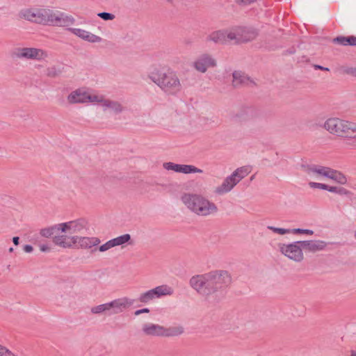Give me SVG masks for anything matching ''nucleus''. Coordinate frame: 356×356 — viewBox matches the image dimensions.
<instances>
[{
    "label": "nucleus",
    "instance_id": "obj_40",
    "mask_svg": "<svg viewBox=\"0 0 356 356\" xmlns=\"http://www.w3.org/2000/svg\"><path fill=\"white\" fill-rule=\"evenodd\" d=\"M291 233L293 234H305L308 235H312L314 234V232L311 229H293L291 230Z\"/></svg>",
    "mask_w": 356,
    "mask_h": 356
},
{
    "label": "nucleus",
    "instance_id": "obj_52",
    "mask_svg": "<svg viewBox=\"0 0 356 356\" xmlns=\"http://www.w3.org/2000/svg\"><path fill=\"white\" fill-rule=\"evenodd\" d=\"M354 237H355V238L356 239V229H355V231L354 232Z\"/></svg>",
    "mask_w": 356,
    "mask_h": 356
},
{
    "label": "nucleus",
    "instance_id": "obj_4",
    "mask_svg": "<svg viewBox=\"0 0 356 356\" xmlns=\"http://www.w3.org/2000/svg\"><path fill=\"white\" fill-rule=\"evenodd\" d=\"M43 25L68 27L74 24L76 20L72 15L58 10L44 8Z\"/></svg>",
    "mask_w": 356,
    "mask_h": 356
},
{
    "label": "nucleus",
    "instance_id": "obj_50",
    "mask_svg": "<svg viewBox=\"0 0 356 356\" xmlns=\"http://www.w3.org/2000/svg\"><path fill=\"white\" fill-rule=\"evenodd\" d=\"M349 356H356V350H351L350 352Z\"/></svg>",
    "mask_w": 356,
    "mask_h": 356
},
{
    "label": "nucleus",
    "instance_id": "obj_44",
    "mask_svg": "<svg viewBox=\"0 0 356 356\" xmlns=\"http://www.w3.org/2000/svg\"><path fill=\"white\" fill-rule=\"evenodd\" d=\"M149 309L148 308H143V309H138V310H136L134 312V315L135 316H138L141 314H144V313H149Z\"/></svg>",
    "mask_w": 356,
    "mask_h": 356
},
{
    "label": "nucleus",
    "instance_id": "obj_16",
    "mask_svg": "<svg viewBox=\"0 0 356 356\" xmlns=\"http://www.w3.org/2000/svg\"><path fill=\"white\" fill-rule=\"evenodd\" d=\"M216 66V60L215 58L207 54L200 56L194 62V67L202 73L206 72L208 68Z\"/></svg>",
    "mask_w": 356,
    "mask_h": 356
},
{
    "label": "nucleus",
    "instance_id": "obj_32",
    "mask_svg": "<svg viewBox=\"0 0 356 356\" xmlns=\"http://www.w3.org/2000/svg\"><path fill=\"white\" fill-rule=\"evenodd\" d=\"M131 235L129 234H124L123 235L119 236L116 238H112L111 241H113L114 245L119 246L123 245L126 243L131 244Z\"/></svg>",
    "mask_w": 356,
    "mask_h": 356
},
{
    "label": "nucleus",
    "instance_id": "obj_53",
    "mask_svg": "<svg viewBox=\"0 0 356 356\" xmlns=\"http://www.w3.org/2000/svg\"><path fill=\"white\" fill-rule=\"evenodd\" d=\"M254 179V176H252L251 180Z\"/></svg>",
    "mask_w": 356,
    "mask_h": 356
},
{
    "label": "nucleus",
    "instance_id": "obj_1",
    "mask_svg": "<svg viewBox=\"0 0 356 356\" xmlns=\"http://www.w3.org/2000/svg\"><path fill=\"white\" fill-rule=\"evenodd\" d=\"M232 282L229 273L224 270H215L193 276L189 284L197 293L208 297L226 289Z\"/></svg>",
    "mask_w": 356,
    "mask_h": 356
},
{
    "label": "nucleus",
    "instance_id": "obj_15",
    "mask_svg": "<svg viewBox=\"0 0 356 356\" xmlns=\"http://www.w3.org/2000/svg\"><path fill=\"white\" fill-rule=\"evenodd\" d=\"M44 8L25 9L20 12V17L32 22L43 24Z\"/></svg>",
    "mask_w": 356,
    "mask_h": 356
},
{
    "label": "nucleus",
    "instance_id": "obj_45",
    "mask_svg": "<svg viewBox=\"0 0 356 356\" xmlns=\"http://www.w3.org/2000/svg\"><path fill=\"white\" fill-rule=\"evenodd\" d=\"M23 250L25 252L30 253L33 250V248L31 245H25Z\"/></svg>",
    "mask_w": 356,
    "mask_h": 356
},
{
    "label": "nucleus",
    "instance_id": "obj_37",
    "mask_svg": "<svg viewBox=\"0 0 356 356\" xmlns=\"http://www.w3.org/2000/svg\"><path fill=\"white\" fill-rule=\"evenodd\" d=\"M114 247H115V246L114 245L113 241H111V240L108 241L107 242H106L105 243L99 246L97 250L101 252H104L108 251V250H110ZM96 250H97V248H95L94 250H92V252H95Z\"/></svg>",
    "mask_w": 356,
    "mask_h": 356
},
{
    "label": "nucleus",
    "instance_id": "obj_49",
    "mask_svg": "<svg viewBox=\"0 0 356 356\" xmlns=\"http://www.w3.org/2000/svg\"><path fill=\"white\" fill-rule=\"evenodd\" d=\"M239 1L245 4H248V3L255 1L256 0H239Z\"/></svg>",
    "mask_w": 356,
    "mask_h": 356
},
{
    "label": "nucleus",
    "instance_id": "obj_34",
    "mask_svg": "<svg viewBox=\"0 0 356 356\" xmlns=\"http://www.w3.org/2000/svg\"><path fill=\"white\" fill-rule=\"evenodd\" d=\"M45 73L48 77L56 78L61 74L62 70L58 66L53 65L47 67L45 70Z\"/></svg>",
    "mask_w": 356,
    "mask_h": 356
},
{
    "label": "nucleus",
    "instance_id": "obj_20",
    "mask_svg": "<svg viewBox=\"0 0 356 356\" xmlns=\"http://www.w3.org/2000/svg\"><path fill=\"white\" fill-rule=\"evenodd\" d=\"M305 172L311 177L328 178L330 172V168L319 165H311L304 167Z\"/></svg>",
    "mask_w": 356,
    "mask_h": 356
},
{
    "label": "nucleus",
    "instance_id": "obj_3",
    "mask_svg": "<svg viewBox=\"0 0 356 356\" xmlns=\"http://www.w3.org/2000/svg\"><path fill=\"white\" fill-rule=\"evenodd\" d=\"M181 201L191 211L202 217L214 215L218 210L215 203L200 194L185 193Z\"/></svg>",
    "mask_w": 356,
    "mask_h": 356
},
{
    "label": "nucleus",
    "instance_id": "obj_29",
    "mask_svg": "<svg viewBox=\"0 0 356 356\" xmlns=\"http://www.w3.org/2000/svg\"><path fill=\"white\" fill-rule=\"evenodd\" d=\"M328 179H332L334 181L337 182L340 184H346L347 183L346 177L340 171L334 170L332 168L330 169V176Z\"/></svg>",
    "mask_w": 356,
    "mask_h": 356
},
{
    "label": "nucleus",
    "instance_id": "obj_21",
    "mask_svg": "<svg viewBox=\"0 0 356 356\" xmlns=\"http://www.w3.org/2000/svg\"><path fill=\"white\" fill-rule=\"evenodd\" d=\"M232 29L229 31H218L211 33L207 40L218 44H227L232 42Z\"/></svg>",
    "mask_w": 356,
    "mask_h": 356
},
{
    "label": "nucleus",
    "instance_id": "obj_54",
    "mask_svg": "<svg viewBox=\"0 0 356 356\" xmlns=\"http://www.w3.org/2000/svg\"><path fill=\"white\" fill-rule=\"evenodd\" d=\"M15 356H17V355H15Z\"/></svg>",
    "mask_w": 356,
    "mask_h": 356
},
{
    "label": "nucleus",
    "instance_id": "obj_42",
    "mask_svg": "<svg viewBox=\"0 0 356 356\" xmlns=\"http://www.w3.org/2000/svg\"><path fill=\"white\" fill-rule=\"evenodd\" d=\"M0 356H15V354L5 346L0 345Z\"/></svg>",
    "mask_w": 356,
    "mask_h": 356
},
{
    "label": "nucleus",
    "instance_id": "obj_36",
    "mask_svg": "<svg viewBox=\"0 0 356 356\" xmlns=\"http://www.w3.org/2000/svg\"><path fill=\"white\" fill-rule=\"evenodd\" d=\"M338 71L341 74H348L353 76H356V67L341 66L338 68Z\"/></svg>",
    "mask_w": 356,
    "mask_h": 356
},
{
    "label": "nucleus",
    "instance_id": "obj_26",
    "mask_svg": "<svg viewBox=\"0 0 356 356\" xmlns=\"http://www.w3.org/2000/svg\"><path fill=\"white\" fill-rule=\"evenodd\" d=\"M232 76V83L234 87H238L241 85L247 84L249 81V78L243 72L240 71H235L233 72Z\"/></svg>",
    "mask_w": 356,
    "mask_h": 356
},
{
    "label": "nucleus",
    "instance_id": "obj_10",
    "mask_svg": "<svg viewBox=\"0 0 356 356\" xmlns=\"http://www.w3.org/2000/svg\"><path fill=\"white\" fill-rule=\"evenodd\" d=\"M232 42L235 44L247 42L255 39L258 35L253 28L238 26L232 29Z\"/></svg>",
    "mask_w": 356,
    "mask_h": 356
},
{
    "label": "nucleus",
    "instance_id": "obj_47",
    "mask_svg": "<svg viewBox=\"0 0 356 356\" xmlns=\"http://www.w3.org/2000/svg\"><path fill=\"white\" fill-rule=\"evenodd\" d=\"M315 68L316 69H319V70H324V71H329L330 70L328 67H323V66H321V65H315Z\"/></svg>",
    "mask_w": 356,
    "mask_h": 356
},
{
    "label": "nucleus",
    "instance_id": "obj_30",
    "mask_svg": "<svg viewBox=\"0 0 356 356\" xmlns=\"http://www.w3.org/2000/svg\"><path fill=\"white\" fill-rule=\"evenodd\" d=\"M250 172L248 167L243 166L235 170L231 175L238 184L243 178H245Z\"/></svg>",
    "mask_w": 356,
    "mask_h": 356
},
{
    "label": "nucleus",
    "instance_id": "obj_9",
    "mask_svg": "<svg viewBox=\"0 0 356 356\" xmlns=\"http://www.w3.org/2000/svg\"><path fill=\"white\" fill-rule=\"evenodd\" d=\"M280 252L289 259L300 262L304 259L300 241H295L289 244L278 243Z\"/></svg>",
    "mask_w": 356,
    "mask_h": 356
},
{
    "label": "nucleus",
    "instance_id": "obj_7",
    "mask_svg": "<svg viewBox=\"0 0 356 356\" xmlns=\"http://www.w3.org/2000/svg\"><path fill=\"white\" fill-rule=\"evenodd\" d=\"M13 57L17 59L43 60L48 57L47 51L35 47H19L13 52Z\"/></svg>",
    "mask_w": 356,
    "mask_h": 356
},
{
    "label": "nucleus",
    "instance_id": "obj_43",
    "mask_svg": "<svg viewBox=\"0 0 356 356\" xmlns=\"http://www.w3.org/2000/svg\"><path fill=\"white\" fill-rule=\"evenodd\" d=\"M350 132L349 138L356 139V124L354 122Z\"/></svg>",
    "mask_w": 356,
    "mask_h": 356
},
{
    "label": "nucleus",
    "instance_id": "obj_11",
    "mask_svg": "<svg viewBox=\"0 0 356 356\" xmlns=\"http://www.w3.org/2000/svg\"><path fill=\"white\" fill-rule=\"evenodd\" d=\"M61 233H68L71 235L83 234L88 229V222L86 219L79 218L66 222L60 223Z\"/></svg>",
    "mask_w": 356,
    "mask_h": 356
},
{
    "label": "nucleus",
    "instance_id": "obj_17",
    "mask_svg": "<svg viewBox=\"0 0 356 356\" xmlns=\"http://www.w3.org/2000/svg\"><path fill=\"white\" fill-rule=\"evenodd\" d=\"M67 233L57 232L53 237L55 245L63 248H71L75 245L76 235L67 234Z\"/></svg>",
    "mask_w": 356,
    "mask_h": 356
},
{
    "label": "nucleus",
    "instance_id": "obj_8",
    "mask_svg": "<svg viewBox=\"0 0 356 356\" xmlns=\"http://www.w3.org/2000/svg\"><path fill=\"white\" fill-rule=\"evenodd\" d=\"M174 293L172 288L168 285L163 284L145 292L141 293L138 298V302L148 304L151 301L163 296H171Z\"/></svg>",
    "mask_w": 356,
    "mask_h": 356
},
{
    "label": "nucleus",
    "instance_id": "obj_39",
    "mask_svg": "<svg viewBox=\"0 0 356 356\" xmlns=\"http://www.w3.org/2000/svg\"><path fill=\"white\" fill-rule=\"evenodd\" d=\"M309 186L312 188H319V189L326 190V191H328V188H329V186L327 184L317 183V182H313V181L309 182Z\"/></svg>",
    "mask_w": 356,
    "mask_h": 356
},
{
    "label": "nucleus",
    "instance_id": "obj_22",
    "mask_svg": "<svg viewBox=\"0 0 356 356\" xmlns=\"http://www.w3.org/2000/svg\"><path fill=\"white\" fill-rule=\"evenodd\" d=\"M88 92L84 88H78L71 92L67 97L70 104L87 103Z\"/></svg>",
    "mask_w": 356,
    "mask_h": 356
},
{
    "label": "nucleus",
    "instance_id": "obj_2",
    "mask_svg": "<svg viewBox=\"0 0 356 356\" xmlns=\"http://www.w3.org/2000/svg\"><path fill=\"white\" fill-rule=\"evenodd\" d=\"M149 79L164 92L175 94L181 90V83L176 73L170 69L155 67L149 75Z\"/></svg>",
    "mask_w": 356,
    "mask_h": 356
},
{
    "label": "nucleus",
    "instance_id": "obj_13",
    "mask_svg": "<svg viewBox=\"0 0 356 356\" xmlns=\"http://www.w3.org/2000/svg\"><path fill=\"white\" fill-rule=\"evenodd\" d=\"M259 117V111L252 106H242L234 115L236 120L241 122L255 120Z\"/></svg>",
    "mask_w": 356,
    "mask_h": 356
},
{
    "label": "nucleus",
    "instance_id": "obj_48",
    "mask_svg": "<svg viewBox=\"0 0 356 356\" xmlns=\"http://www.w3.org/2000/svg\"><path fill=\"white\" fill-rule=\"evenodd\" d=\"M19 238L18 236H15L13 238V242L15 245L19 244Z\"/></svg>",
    "mask_w": 356,
    "mask_h": 356
},
{
    "label": "nucleus",
    "instance_id": "obj_18",
    "mask_svg": "<svg viewBox=\"0 0 356 356\" xmlns=\"http://www.w3.org/2000/svg\"><path fill=\"white\" fill-rule=\"evenodd\" d=\"M67 30L78 38L91 43H99L102 42L101 37L92 33L90 31L82 29L67 27Z\"/></svg>",
    "mask_w": 356,
    "mask_h": 356
},
{
    "label": "nucleus",
    "instance_id": "obj_27",
    "mask_svg": "<svg viewBox=\"0 0 356 356\" xmlns=\"http://www.w3.org/2000/svg\"><path fill=\"white\" fill-rule=\"evenodd\" d=\"M332 42L335 44H338L343 46H356V36H338L332 40Z\"/></svg>",
    "mask_w": 356,
    "mask_h": 356
},
{
    "label": "nucleus",
    "instance_id": "obj_12",
    "mask_svg": "<svg viewBox=\"0 0 356 356\" xmlns=\"http://www.w3.org/2000/svg\"><path fill=\"white\" fill-rule=\"evenodd\" d=\"M135 303V300L127 296L114 299L109 302L111 314H118L123 312Z\"/></svg>",
    "mask_w": 356,
    "mask_h": 356
},
{
    "label": "nucleus",
    "instance_id": "obj_23",
    "mask_svg": "<svg viewBox=\"0 0 356 356\" xmlns=\"http://www.w3.org/2000/svg\"><path fill=\"white\" fill-rule=\"evenodd\" d=\"M237 184L234 177L230 175L224 179L220 185L214 189V193L218 195H222L230 192Z\"/></svg>",
    "mask_w": 356,
    "mask_h": 356
},
{
    "label": "nucleus",
    "instance_id": "obj_19",
    "mask_svg": "<svg viewBox=\"0 0 356 356\" xmlns=\"http://www.w3.org/2000/svg\"><path fill=\"white\" fill-rule=\"evenodd\" d=\"M101 243L99 238L96 236H81L76 235L75 245L81 249L88 250L98 246Z\"/></svg>",
    "mask_w": 356,
    "mask_h": 356
},
{
    "label": "nucleus",
    "instance_id": "obj_31",
    "mask_svg": "<svg viewBox=\"0 0 356 356\" xmlns=\"http://www.w3.org/2000/svg\"><path fill=\"white\" fill-rule=\"evenodd\" d=\"M59 232H61V227H60V223L51 227L42 229L40 232V234L42 236L48 238L53 235L54 236L56 234Z\"/></svg>",
    "mask_w": 356,
    "mask_h": 356
},
{
    "label": "nucleus",
    "instance_id": "obj_6",
    "mask_svg": "<svg viewBox=\"0 0 356 356\" xmlns=\"http://www.w3.org/2000/svg\"><path fill=\"white\" fill-rule=\"evenodd\" d=\"M353 126L352 122L338 118H331L324 122L323 128L331 134L349 138Z\"/></svg>",
    "mask_w": 356,
    "mask_h": 356
},
{
    "label": "nucleus",
    "instance_id": "obj_41",
    "mask_svg": "<svg viewBox=\"0 0 356 356\" xmlns=\"http://www.w3.org/2000/svg\"><path fill=\"white\" fill-rule=\"evenodd\" d=\"M98 17L102 18L104 20H113L115 18V15L106 12L99 13L97 14Z\"/></svg>",
    "mask_w": 356,
    "mask_h": 356
},
{
    "label": "nucleus",
    "instance_id": "obj_14",
    "mask_svg": "<svg viewBox=\"0 0 356 356\" xmlns=\"http://www.w3.org/2000/svg\"><path fill=\"white\" fill-rule=\"evenodd\" d=\"M163 168L183 174L202 173L203 170L192 165L177 164L172 162H165L163 164Z\"/></svg>",
    "mask_w": 356,
    "mask_h": 356
},
{
    "label": "nucleus",
    "instance_id": "obj_28",
    "mask_svg": "<svg viewBox=\"0 0 356 356\" xmlns=\"http://www.w3.org/2000/svg\"><path fill=\"white\" fill-rule=\"evenodd\" d=\"M90 312L95 315H101V314L111 315V308H110L109 302L102 304V305L92 307L90 309Z\"/></svg>",
    "mask_w": 356,
    "mask_h": 356
},
{
    "label": "nucleus",
    "instance_id": "obj_33",
    "mask_svg": "<svg viewBox=\"0 0 356 356\" xmlns=\"http://www.w3.org/2000/svg\"><path fill=\"white\" fill-rule=\"evenodd\" d=\"M106 98L102 95L90 94L88 92L87 95V103H97L100 104L102 106L104 105V102Z\"/></svg>",
    "mask_w": 356,
    "mask_h": 356
},
{
    "label": "nucleus",
    "instance_id": "obj_38",
    "mask_svg": "<svg viewBox=\"0 0 356 356\" xmlns=\"http://www.w3.org/2000/svg\"><path fill=\"white\" fill-rule=\"evenodd\" d=\"M267 228L271 231H273L274 233L280 234V235H284L286 234L291 233V229H284V228H279L275 227L273 226H268Z\"/></svg>",
    "mask_w": 356,
    "mask_h": 356
},
{
    "label": "nucleus",
    "instance_id": "obj_25",
    "mask_svg": "<svg viewBox=\"0 0 356 356\" xmlns=\"http://www.w3.org/2000/svg\"><path fill=\"white\" fill-rule=\"evenodd\" d=\"M102 107L104 111L109 108L115 113H120L124 110L122 105L120 102L111 100L109 99H106V100L104 102V105Z\"/></svg>",
    "mask_w": 356,
    "mask_h": 356
},
{
    "label": "nucleus",
    "instance_id": "obj_24",
    "mask_svg": "<svg viewBox=\"0 0 356 356\" xmlns=\"http://www.w3.org/2000/svg\"><path fill=\"white\" fill-rule=\"evenodd\" d=\"M302 251L316 252L323 250L326 247V243L323 241H300Z\"/></svg>",
    "mask_w": 356,
    "mask_h": 356
},
{
    "label": "nucleus",
    "instance_id": "obj_5",
    "mask_svg": "<svg viewBox=\"0 0 356 356\" xmlns=\"http://www.w3.org/2000/svg\"><path fill=\"white\" fill-rule=\"evenodd\" d=\"M142 331L147 336L170 337L181 335L184 329L182 326L165 327L157 324L145 323L143 325Z\"/></svg>",
    "mask_w": 356,
    "mask_h": 356
},
{
    "label": "nucleus",
    "instance_id": "obj_46",
    "mask_svg": "<svg viewBox=\"0 0 356 356\" xmlns=\"http://www.w3.org/2000/svg\"><path fill=\"white\" fill-rule=\"evenodd\" d=\"M40 250L42 252H49L50 250V248L47 245H40Z\"/></svg>",
    "mask_w": 356,
    "mask_h": 356
},
{
    "label": "nucleus",
    "instance_id": "obj_51",
    "mask_svg": "<svg viewBox=\"0 0 356 356\" xmlns=\"http://www.w3.org/2000/svg\"><path fill=\"white\" fill-rule=\"evenodd\" d=\"M9 252H13V248H9Z\"/></svg>",
    "mask_w": 356,
    "mask_h": 356
},
{
    "label": "nucleus",
    "instance_id": "obj_35",
    "mask_svg": "<svg viewBox=\"0 0 356 356\" xmlns=\"http://www.w3.org/2000/svg\"><path fill=\"white\" fill-rule=\"evenodd\" d=\"M328 191L334 193L341 195H346L348 196L351 194L350 191L347 190L343 187H338V186H330L328 188Z\"/></svg>",
    "mask_w": 356,
    "mask_h": 356
}]
</instances>
